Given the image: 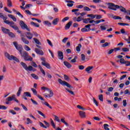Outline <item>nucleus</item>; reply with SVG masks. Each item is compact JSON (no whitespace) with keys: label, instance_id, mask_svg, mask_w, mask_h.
<instances>
[{"label":"nucleus","instance_id":"f257e3e1","mask_svg":"<svg viewBox=\"0 0 130 130\" xmlns=\"http://www.w3.org/2000/svg\"><path fill=\"white\" fill-rule=\"evenodd\" d=\"M58 83H59V84H60L62 86H66V87H68V88H66V90H67L68 92L70 93V94H71L73 96H75V93L74 92V91H73V90H72V89H73V86L71 84H70L69 83L65 81H62L60 78L58 79Z\"/></svg>","mask_w":130,"mask_h":130},{"label":"nucleus","instance_id":"f03ea898","mask_svg":"<svg viewBox=\"0 0 130 130\" xmlns=\"http://www.w3.org/2000/svg\"><path fill=\"white\" fill-rule=\"evenodd\" d=\"M108 9L110 10H113V11H116V9H120L121 12L123 13H126V9L122 6H119L118 5H115L113 3H109Z\"/></svg>","mask_w":130,"mask_h":130},{"label":"nucleus","instance_id":"7ed1b4c3","mask_svg":"<svg viewBox=\"0 0 130 130\" xmlns=\"http://www.w3.org/2000/svg\"><path fill=\"white\" fill-rule=\"evenodd\" d=\"M20 53L21 57H23L24 60H25L26 61H32L33 58H32L31 56H29V54H28V52L24 51Z\"/></svg>","mask_w":130,"mask_h":130},{"label":"nucleus","instance_id":"20e7f679","mask_svg":"<svg viewBox=\"0 0 130 130\" xmlns=\"http://www.w3.org/2000/svg\"><path fill=\"white\" fill-rule=\"evenodd\" d=\"M0 18H2L4 20V22L6 23L7 25H10V27H12V26H14L15 22L13 21H9L8 20H7L8 19V17H5L4 16V14H3V13H0Z\"/></svg>","mask_w":130,"mask_h":130},{"label":"nucleus","instance_id":"39448f33","mask_svg":"<svg viewBox=\"0 0 130 130\" xmlns=\"http://www.w3.org/2000/svg\"><path fill=\"white\" fill-rule=\"evenodd\" d=\"M13 100L17 102V103H19V100L16 98V95L13 94L12 96H9L6 99V104H10V102L13 101Z\"/></svg>","mask_w":130,"mask_h":130},{"label":"nucleus","instance_id":"423d86ee","mask_svg":"<svg viewBox=\"0 0 130 130\" xmlns=\"http://www.w3.org/2000/svg\"><path fill=\"white\" fill-rule=\"evenodd\" d=\"M20 64L24 68L25 71H29V72H32L33 71V67L32 66H27V64L23 62H21Z\"/></svg>","mask_w":130,"mask_h":130},{"label":"nucleus","instance_id":"0eeeda50","mask_svg":"<svg viewBox=\"0 0 130 130\" xmlns=\"http://www.w3.org/2000/svg\"><path fill=\"white\" fill-rule=\"evenodd\" d=\"M13 44L15 47L16 48V49L18 50V51L20 53L23 50V47L21 46V45H18V42H14Z\"/></svg>","mask_w":130,"mask_h":130},{"label":"nucleus","instance_id":"6e6552de","mask_svg":"<svg viewBox=\"0 0 130 130\" xmlns=\"http://www.w3.org/2000/svg\"><path fill=\"white\" fill-rule=\"evenodd\" d=\"M19 24L22 29H26L27 31H30V28L28 27V25L23 20L20 21Z\"/></svg>","mask_w":130,"mask_h":130},{"label":"nucleus","instance_id":"1a4fd4ad","mask_svg":"<svg viewBox=\"0 0 130 130\" xmlns=\"http://www.w3.org/2000/svg\"><path fill=\"white\" fill-rule=\"evenodd\" d=\"M120 62L122 64H125L126 67H128L130 66V61H125L124 60V59L121 58L120 59Z\"/></svg>","mask_w":130,"mask_h":130},{"label":"nucleus","instance_id":"9d476101","mask_svg":"<svg viewBox=\"0 0 130 130\" xmlns=\"http://www.w3.org/2000/svg\"><path fill=\"white\" fill-rule=\"evenodd\" d=\"M58 57L59 59H61V60H62V59H63V53L60 51H58Z\"/></svg>","mask_w":130,"mask_h":130},{"label":"nucleus","instance_id":"9b49d317","mask_svg":"<svg viewBox=\"0 0 130 130\" xmlns=\"http://www.w3.org/2000/svg\"><path fill=\"white\" fill-rule=\"evenodd\" d=\"M25 36L26 38H27V39H29V40H31V39L33 38V34H31V32H27Z\"/></svg>","mask_w":130,"mask_h":130},{"label":"nucleus","instance_id":"f8f14e48","mask_svg":"<svg viewBox=\"0 0 130 130\" xmlns=\"http://www.w3.org/2000/svg\"><path fill=\"white\" fill-rule=\"evenodd\" d=\"M35 51L36 53L39 54L40 55H43L44 54L43 51H42V50H40L38 48H35Z\"/></svg>","mask_w":130,"mask_h":130},{"label":"nucleus","instance_id":"ddd939ff","mask_svg":"<svg viewBox=\"0 0 130 130\" xmlns=\"http://www.w3.org/2000/svg\"><path fill=\"white\" fill-rule=\"evenodd\" d=\"M79 114L81 118H85L86 117V113L84 111H79Z\"/></svg>","mask_w":130,"mask_h":130},{"label":"nucleus","instance_id":"4468645a","mask_svg":"<svg viewBox=\"0 0 130 130\" xmlns=\"http://www.w3.org/2000/svg\"><path fill=\"white\" fill-rule=\"evenodd\" d=\"M66 2L67 3H68V4H67L68 7H73V6H74V4H75V2L71 0L66 1Z\"/></svg>","mask_w":130,"mask_h":130},{"label":"nucleus","instance_id":"2eb2a0df","mask_svg":"<svg viewBox=\"0 0 130 130\" xmlns=\"http://www.w3.org/2000/svg\"><path fill=\"white\" fill-rule=\"evenodd\" d=\"M21 39L22 42H23L24 44H26L27 45L29 44V41L27 40V39L25 38L24 37H21Z\"/></svg>","mask_w":130,"mask_h":130},{"label":"nucleus","instance_id":"dca6fc26","mask_svg":"<svg viewBox=\"0 0 130 130\" xmlns=\"http://www.w3.org/2000/svg\"><path fill=\"white\" fill-rule=\"evenodd\" d=\"M42 64L47 69H49L50 70L51 67H50V64L48 63V62H46L45 63L41 62Z\"/></svg>","mask_w":130,"mask_h":130},{"label":"nucleus","instance_id":"f3484780","mask_svg":"<svg viewBox=\"0 0 130 130\" xmlns=\"http://www.w3.org/2000/svg\"><path fill=\"white\" fill-rule=\"evenodd\" d=\"M1 30L4 32L5 33V34H8L9 31H10V29L6 28L4 27H1Z\"/></svg>","mask_w":130,"mask_h":130},{"label":"nucleus","instance_id":"a211bd4d","mask_svg":"<svg viewBox=\"0 0 130 130\" xmlns=\"http://www.w3.org/2000/svg\"><path fill=\"white\" fill-rule=\"evenodd\" d=\"M72 24H73V21H70L65 26V29L66 30L68 29H70L71 26L72 25Z\"/></svg>","mask_w":130,"mask_h":130},{"label":"nucleus","instance_id":"6ab92c4d","mask_svg":"<svg viewBox=\"0 0 130 130\" xmlns=\"http://www.w3.org/2000/svg\"><path fill=\"white\" fill-rule=\"evenodd\" d=\"M63 63L64 66L68 68V69H71V68H72V64H71V63H69L68 61H64Z\"/></svg>","mask_w":130,"mask_h":130},{"label":"nucleus","instance_id":"aec40b11","mask_svg":"<svg viewBox=\"0 0 130 130\" xmlns=\"http://www.w3.org/2000/svg\"><path fill=\"white\" fill-rule=\"evenodd\" d=\"M53 92L52 91V90H50V94H45V97H46V98H48V97H53Z\"/></svg>","mask_w":130,"mask_h":130},{"label":"nucleus","instance_id":"412c9836","mask_svg":"<svg viewBox=\"0 0 130 130\" xmlns=\"http://www.w3.org/2000/svg\"><path fill=\"white\" fill-rule=\"evenodd\" d=\"M8 16L9 18H11V19H12L14 22H17V18H16V17L14 15L12 14H8Z\"/></svg>","mask_w":130,"mask_h":130},{"label":"nucleus","instance_id":"4be33fe9","mask_svg":"<svg viewBox=\"0 0 130 130\" xmlns=\"http://www.w3.org/2000/svg\"><path fill=\"white\" fill-rule=\"evenodd\" d=\"M5 55L7 58L9 59V60H12V55H10V54H9L8 52H5Z\"/></svg>","mask_w":130,"mask_h":130},{"label":"nucleus","instance_id":"5701e85b","mask_svg":"<svg viewBox=\"0 0 130 130\" xmlns=\"http://www.w3.org/2000/svg\"><path fill=\"white\" fill-rule=\"evenodd\" d=\"M81 48H82V44H79L78 46L76 47V51L78 52H80L81 51Z\"/></svg>","mask_w":130,"mask_h":130},{"label":"nucleus","instance_id":"b1692460","mask_svg":"<svg viewBox=\"0 0 130 130\" xmlns=\"http://www.w3.org/2000/svg\"><path fill=\"white\" fill-rule=\"evenodd\" d=\"M12 59H13V60H15V61H17V62H20V60H19V59L14 55H11V60Z\"/></svg>","mask_w":130,"mask_h":130},{"label":"nucleus","instance_id":"393cba45","mask_svg":"<svg viewBox=\"0 0 130 130\" xmlns=\"http://www.w3.org/2000/svg\"><path fill=\"white\" fill-rule=\"evenodd\" d=\"M58 22H59V19L58 18H55L53 20V25H57V23H58Z\"/></svg>","mask_w":130,"mask_h":130},{"label":"nucleus","instance_id":"a878e982","mask_svg":"<svg viewBox=\"0 0 130 130\" xmlns=\"http://www.w3.org/2000/svg\"><path fill=\"white\" fill-rule=\"evenodd\" d=\"M91 20V18H84L83 19V22L85 23V24H88L89 23V21Z\"/></svg>","mask_w":130,"mask_h":130},{"label":"nucleus","instance_id":"bb28decb","mask_svg":"<svg viewBox=\"0 0 130 130\" xmlns=\"http://www.w3.org/2000/svg\"><path fill=\"white\" fill-rule=\"evenodd\" d=\"M30 24L32 25L33 26H34L35 27H36L37 28H39V24L37 23H35L33 21H31L30 22Z\"/></svg>","mask_w":130,"mask_h":130},{"label":"nucleus","instance_id":"cd10ccee","mask_svg":"<svg viewBox=\"0 0 130 130\" xmlns=\"http://www.w3.org/2000/svg\"><path fill=\"white\" fill-rule=\"evenodd\" d=\"M7 6L8 7H9V8L13 7V4H12V0H7Z\"/></svg>","mask_w":130,"mask_h":130},{"label":"nucleus","instance_id":"c85d7f7f","mask_svg":"<svg viewBox=\"0 0 130 130\" xmlns=\"http://www.w3.org/2000/svg\"><path fill=\"white\" fill-rule=\"evenodd\" d=\"M65 118H62L61 119V121L62 122V123H64V124H65V125H66V126H69V123H68V122H67L66 121V120H64Z\"/></svg>","mask_w":130,"mask_h":130},{"label":"nucleus","instance_id":"c756f323","mask_svg":"<svg viewBox=\"0 0 130 130\" xmlns=\"http://www.w3.org/2000/svg\"><path fill=\"white\" fill-rule=\"evenodd\" d=\"M34 40L35 43H36L37 44H38V45H41V43H40V41H39V40L37 39V38H34Z\"/></svg>","mask_w":130,"mask_h":130},{"label":"nucleus","instance_id":"7c9ffc66","mask_svg":"<svg viewBox=\"0 0 130 130\" xmlns=\"http://www.w3.org/2000/svg\"><path fill=\"white\" fill-rule=\"evenodd\" d=\"M77 59H78V56H75L74 57V58H73V59H72L71 61H70V62L71 63H74L75 62H76L77 61Z\"/></svg>","mask_w":130,"mask_h":130},{"label":"nucleus","instance_id":"2f4dec72","mask_svg":"<svg viewBox=\"0 0 130 130\" xmlns=\"http://www.w3.org/2000/svg\"><path fill=\"white\" fill-rule=\"evenodd\" d=\"M43 104H44V105H46V106H47V107H49L50 109H52V107H51L48 103L45 102H42Z\"/></svg>","mask_w":130,"mask_h":130},{"label":"nucleus","instance_id":"473e14b6","mask_svg":"<svg viewBox=\"0 0 130 130\" xmlns=\"http://www.w3.org/2000/svg\"><path fill=\"white\" fill-rule=\"evenodd\" d=\"M118 25H119L120 26H129V24L122 22H118Z\"/></svg>","mask_w":130,"mask_h":130},{"label":"nucleus","instance_id":"72a5a7b5","mask_svg":"<svg viewBox=\"0 0 130 130\" xmlns=\"http://www.w3.org/2000/svg\"><path fill=\"white\" fill-rule=\"evenodd\" d=\"M31 76L32 77V78H34L35 80H38V79L39 78L38 76L36 75L35 74H31Z\"/></svg>","mask_w":130,"mask_h":130},{"label":"nucleus","instance_id":"f704fd0d","mask_svg":"<svg viewBox=\"0 0 130 130\" xmlns=\"http://www.w3.org/2000/svg\"><path fill=\"white\" fill-rule=\"evenodd\" d=\"M93 67L92 66H89L86 69H85V71L87 72L88 74H89V71L90 70H92L93 69Z\"/></svg>","mask_w":130,"mask_h":130},{"label":"nucleus","instance_id":"c9c22d12","mask_svg":"<svg viewBox=\"0 0 130 130\" xmlns=\"http://www.w3.org/2000/svg\"><path fill=\"white\" fill-rule=\"evenodd\" d=\"M21 92H22V87H20L19 88L18 91L17 93V95L18 97H19V96H20V95H21Z\"/></svg>","mask_w":130,"mask_h":130},{"label":"nucleus","instance_id":"e433bc0d","mask_svg":"<svg viewBox=\"0 0 130 130\" xmlns=\"http://www.w3.org/2000/svg\"><path fill=\"white\" fill-rule=\"evenodd\" d=\"M21 92H22V87H20L19 88L18 91L17 93V95L18 97H19V96H20V95H21Z\"/></svg>","mask_w":130,"mask_h":130},{"label":"nucleus","instance_id":"4c0bfd02","mask_svg":"<svg viewBox=\"0 0 130 130\" xmlns=\"http://www.w3.org/2000/svg\"><path fill=\"white\" fill-rule=\"evenodd\" d=\"M8 34L9 36H10V37H11L12 38H14V37H15V34H14V33L12 32L9 31Z\"/></svg>","mask_w":130,"mask_h":130},{"label":"nucleus","instance_id":"58836bf2","mask_svg":"<svg viewBox=\"0 0 130 130\" xmlns=\"http://www.w3.org/2000/svg\"><path fill=\"white\" fill-rule=\"evenodd\" d=\"M113 19H114V20H121V17L120 16H114L113 17Z\"/></svg>","mask_w":130,"mask_h":130},{"label":"nucleus","instance_id":"ea45409f","mask_svg":"<svg viewBox=\"0 0 130 130\" xmlns=\"http://www.w3.org/2000/svg\"><path fill=\"white\" fill-rule=\"evenodd\" d=\"M24 95H25L26 97H31V93H30L29 92H24Z\"/></svg>","mask_w":130,"mask_h":130},{"label":"nucleus","instance_id":"a19ab883","mask_svg":"<svg viewBox=\"0 0 130 130\" xmlns=\"http://www.w3.org/2000/svg\"><path fill=\"white\" fill-rule=\"evenodd\" d=\"M38 111V113H39V114H40V115L43 116V117H44V118H46V117H45V115H44V114H43V113H42V112H41L40 111Z\"/></svg>","mask_w":130,"mask_h":130},{"label":"nucleus","instance_id":"79ce46f5","mask_svg":"<svg viewBox=\"0 0 130 130\" xmlns=\"http://www.w3.org/2000/svg\"><path fill=\"white\" fill-rule=\"evenodd\" d=\"M45 25H47V26H51V23L49 21H44Z\"/></svg>","mask_w":130,"mask_h":130},{"label":"nucleus","instance_id":"37998d69","mask_svg":"<svg viewBox=\"0 0 130 130\" xmlns=\"http://www.w3.org/2000/svg\"><path fill=\"white\" fill-rule=\"evenodd\" d=\"M54 118H55V120H56V121H58V122H60V120H59V118H58V117H57V116L54 115H53Z\"/></svg>","mask_w":130,"mask_h":130},{"label":"nucleus","instance_id":"c03bdc74","mask_svg":"<svg viewBox=\"0 0 130 130\" xmlns=\"http://www.w3.org/2000/svg\"><path fill=\"white\" fill-rule=\"evenodd\" d=\"M31 66L32 67H34V68H38V66H37V64L34 61L31 62Z\"/></svg>","mask_w":130,"mask_h":130},{"label":"nucleus","instance_id":"a18cd8bd","mask_svg":"<svg viewBox=\"0 0 130 130\" xmlns=\"http://www.w3.org/2000/svg\"><path fill=\"white\" fill-rule=\"evenodd\" d=\"M89 30H90V28L87 29V28H86L85 27L82 28L81 29V31H82V32H89Z\"/></svg>","mask_w":130,"mask_h":130},{"label":"nucleus","instance_id":"49530a36","mask_svg":"<svg viewBox=\"0 0 130 130\" xmlns=\"http://www.w3.org/2000/svg\"><path fill=\"white\" fill-rule=\"evenodd\" d=\"M122 51H123V52H127L128 51H129V49L127 48H123L122 49Z\"/></svg>","mask_w":130,"mask_h":130},{"label":"nucleus","instance_id":"de8ad7c7","mask_svg":"<svg viewBox=\"0 0 130 130\" xmlns=\"http://www.w3.org/2000/svg\"><path fill=\"white\" fill-rule=\"evenodd\" d=\"M99 99L102 102H103V94H100L99 95Z\"/></svg>","mask_w":130,"mask_h":130},{"label":"nucleus","instance_id":"09e8293b","mask_svg":"<svg viewBox=\"0 0 130 130\" xmlns=\"http://www.w3.org/2000/svg\"><path fill=\"white\" fill-rule=\"evenodd\" d=\"M30 101L33 103V104H34V105H38V103H37V102H36V101L33 100V99H30Z\"/></svg>","mask_w":130,"mask_h":130},{"label":"nucleus","instance_id":"8fccbe9b","mask_svg":"<svg viewBox=\"0 0 130 130\" xmlns=\"http://www.w3.org/2000/svg\"><path fill=\"white\" fill-rule=\"evenodd\" d=\"M87 17H90L91 19H95V18H96V15H93V14H87Z\"/></svg>","mask_w":130,"mask_h":130},{"label":"nucleus","instance_id":"3c124183","mask_svg":"<svg viewBox=\"0 0 130 130\" xmlns=\"http://www.w3.org/2000/svg\"><path fill=\"white\" fill-rule=\"evenodd\" d=\"M40 125L41 126V127H44V128H47V126L44 125V124L41 122H40Z\"/></svg>","mask_w":130,"mask_h":130},{"label":"nucleus","instance_id":"603ef678","mask_svg":"<svg viewBox=\"0 0 130 130\" xmlns=\"http://www.w3.org/2000/svg\"><path fill=\"white\" fill-rule=\"evenodd\" d=\"M84 11H86V12H89L91 11V9L89 8L88 7H84L83 8Z\"/></svg>","mask_w":130,"mask_h":130},{"label":"nucleus","instance_id":"864d4df0","mask_svg":"<svg viewBox=\"0 0 130 130\" xmlns=\"http://www.w3.org/2000/svg\"><path fill=\"white\" fill-rule=\"evenodd\" d=\"M77 108L79 109H81V110H86V109L84 108L82 106L80 105H77Z\"/></svg>","mask_w":130,"mask_h":130},{"label":"nucleus","instance_id":"5fc2aeb1","mask_svg":"<svg viewBox=\"0 0 130 130\" xmlns=\"http://www.w3.org/2000/svg\"><path fill=\"white\" fill-rule=\"evenodd\" d=\"M51 124L53 128H55V124L52 119L51 120Z\"/></svg>","mask_w":130,"mask_h":130},{"label":"nucleus","instance_id":"6e6d98bb","mask_svg":"<svg viewBox=\"0 0 130 130\" xmlns=\"http://www.w3.org/2000/svg\"><path fill=\"white\" fill-rule=\"evenodd\" d=\"M107 126H109V125H108V124H105L104 125V127L105 130H110L109 128H108Z\"/></svg>","mask_w":130,"mask_h":130},{"label":"nucleus","instance_id":"4d7b16f0","mask_svg":"<svg viewBox=\"0 0 130 130\" xmlns=\"http://www.w3.org/2000/svg\"><path fill=\"white\" fill-rule=\"evenodd\" d=\"M21 106L25 111H28V109L27 108V107H26V106H25V105H24L23 104H21Z\"/></svg>","mask_w":130,"mask_h":130},{"label":"nucleus","instance_id":"13d9d810","mask_svg":"<svg viewBox=\"0 0 130 130\" xmlns=\"http://www.w3.org/2000/svg\"><path fill=\"white\" fill-rule=\"evenodd\" d=\"M8 109V108L5 106L0 105V109H3L4 110H6Z\"/></svg>","mask_w":130,"mask_h":130},{"label":"nucleus","instance_id":"bf43d9fd","mask_svg":"<svg viewBox=\"0 0 130 130\" xmlns=\"http://www.w3.org/2000/svg\"><path fill=\"white\" fill-rule=\"evenodd\" d=\"M10 113H12V114H13V115H15L17 114V113L16 111H14V110H11L9 111Z\"/></svg>","mask_w":130,"mask_h":130},{"label":"nucleus","instance_id":"052dcab7","mask_svg":"<svg viewBox=\"0 0 130 130\" xmlns=\"http://www.w3.org/2000/svg\"><path fill=\"white\" fill-rule=\"evenodd\" d=\"M126 105H127V103L126 102V100H123V106H124V107H125V106H126Z\"/></svg>","mask_w":130,"mask_h":130},{"label":"nucleus","instance_id":"680f3d73","mask_svg":"<svg viewBox=\"0 0 130 130\" xmlns=\"http://www.w3.org/2000/svg\"><path fill=\"white\" fill-rule=\"evenodd\" d=\"M47 41L49 45H50V46H51V47H52L53 46V45H52V43H51V41H50V40L47 39Z\"/></svg>","mask_w":130,"mask_h":130},{"label":"nucleus","instance_id":"e2e57ef3","mask_svg":"<svg viewBox=\"0 0 130 130\" xmlns=\"http://www.w3.org/2000/svg\"><path fill=\"white\" fill-rule=\"evenodd\" d=\"M31 91H32L34 95H37V90L34 88H31Z\"/></svg>","mask_w":130,"mask_h":130},{"label":"nucleus","instance_id":"0e129e2a","mask_svg":"<svg viewBox=\"0 0 130 130\" xmlns=\"http://www.w3.org/2000/svg\"><path fill=\"white\" fill-rule=\"evenodd\" d=\"M26 119L27 121V124H29V123H32L33 122L32 120H31V119H30V118H27Z\"/></svg>","mask_w":130,"mask_h":130},{"label":"nucleus","instance_id":"69168bd1","mask_svg":"<svg viewBox=\"0 0 130 130\" xmlns=\"http://www.w3.org/2000/svg\"><path fill=\"white\" fill-rule=\"evenodd\" d=\"M12 28L14 29V30H19V27L17 25L12 26Z\"/></svg>","mask_w":130,"mask_h":130},{"label":"nucleus","instance_id":"338daca9","mask_svg":"<svg viewBox=\"0 0 130 130\" xmlns=\"http://www.w3.org/2000/svg\"><path fill=\"white\" fill-rule=\"evenodd\" d=\"M113 51H114V49H111L108 51V54H111L113 53Z\"/></svg>","mask_w":130,"mask_h":130},{"label":"nucleus","instance_id":"774afa93","mask_svg":"<svg viewBox=\"0 0 130 130\" xmlns=\"http://www.w3.org/2000/svg\"><path fill=\"white\" fill-rule=\"evenodd\" d=\"M69 19H70V17H66L65 18H64L62 20V22H66V21H68V20H69Z\"/></svg>","mask_w":130,"mask_h":130}]
</instances>
